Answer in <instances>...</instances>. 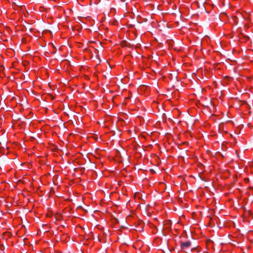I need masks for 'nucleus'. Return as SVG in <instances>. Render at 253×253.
<instances>
[{"instance_id": "1", "label": "nucleus", "mask_w": 253, "mask_h": 253, "mask_svg": "<svg viewBox=\"0 0 253 253\" xmlns=\"http://www.w3.org/2000/svg\"><path fill=\"white\" fill-rule=\"evenodd\" d=\"M190 246H191V242L190 241H187L186 242H180L181 248L183 250H185L187 248H189L190 247Z\"/></svg>"}, {"instance_id": "2", "label": "nucleus", "mask_w": 253, "mask_h": 253, "mask_svg": "<svg viewBox=\"0 0 253 253\" xmlns=\"http://www.w3.org/2000/svg\"><path fill=\"white\" fill-rule=\"evenodd\" d=\"M139 230H140V231H143V227H141V228H140Z\"/></svg>"}, {"instance_id": "3", "label": "nucleus", "mask_w": 253, "mask_h": 253, "mask_svg": "<svg viewBox=\"0 0 253 253\" xmlns=\"http://www.w3.org/2000/svg\"><path fill=\"white\" fill-rule=\"evenodd\" d=\"M151 171H152V173H154L155 172V171L153 169H151Z\"/></svg>"}, {"instance_id": "4", "label": "nucleus", "mask_w": 253, "mask_h": 253, "mask_svg": "<svg viewBox=\"0 0 253 253\" xmlns=\"http://www.w3.org/2000/svg\"><path fill=\"white\" fill-rule=\"evenodd\" d=\"M246 181H249V179H246Z\"/></svg>"}]
</instances>
